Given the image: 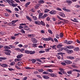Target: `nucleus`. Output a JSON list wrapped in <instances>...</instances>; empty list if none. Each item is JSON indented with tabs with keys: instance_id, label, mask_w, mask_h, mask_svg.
I'll return each instance as SVG.
<instances>
[{
	"instance_id": "nucleus-43",
	"label": "nucleus",
	"mask_w": 80,
	"mask_h": 80,
	"mask_svg": "<svg viewBox=\"0 0 80 80\" xmlns=\"http://www.w3.org/2000/svg\"><path fill=\"white\" fill-rule=\"evenodd\" d=\"M6 11H7L8 12H10V13H12V11L10 9H6Z\"/></svg>"
},
{
	"instance_id": "nucleus-47",
	"label": "nucleus",
	"mask_w": 80,
	"mask_h": 80,
	"mask_svg": "<svg viewBox=\"0 0 80 80\" xmlns=\"http://www.w3.org/2000/svg\"><path fill=\"white\" fill-rule=\"evenodd\" d=\"M43 74H48V72L44 71L43 72Z\"/></svg>"
},
{
	"instance_id": "nucleus-16",
	"label": "nucleus",
	"mask_w": 80,
	"mask_h": 80,
	"mask_svg": "<svg viewBox=\"0 0 80 80\" xmlns=\"http://www.w3.org/2000/svg\"><path fill=\"white\" fill-rule=\"evenodd\" d=\"M40 22L39 21H37L35 22V23L37 25H40Z\"/></svg>"
},
{
	"instance_id": "nucleus-2",
	"label": "nucleus",
	"mask_w": 80,
	"mask_h": 80,
	"mask_svg": "<svg viewBox=\"0 0 80 80\" xmlns=\"http://www.w3.org/2000/svg\"><path fill=\"white\" fill-rule=\"evenodd\" d=\"M7 2L9 4V5H12V7H15V4L13 3V1L12 0H8Z\"/></svg>"
},
{
	"instance_id": "nucleus-18",
	"label": "nucleus",
	"mask_w": 80,
	"mask_h": 80,
	"mask_svg": "<svg viewBox=\"0 0 80 80\" xmlns=\"http://www.w3.org/2000/svg\"><path fill=\"white\" fill-rule=\"evenodd\" d=\"M43 78H45V79H49V78H50L47 76H43Z\"/></svg>"
},
{
	"instance_id": "nucleus-19",
	"label": "nucleus",
	"mask_w": 80,
	"mask_h": 80,
	"mask_svg": "<svg viewBox=\"0 0 80 80\" xmlns=\"http://www.w3.org/2000/svg\"><path fill=\"white\" fill-rule=\"evenodd\" d=\"M1 67H8V66H7V64H3L1 65Z\"/></svg>"
},
{
	"instance_id": "nucleus-24",
	"label": "nucleus",
	"mask_w": 80,
	"mask_h": 80,
	"mask_svg": "<svg viewBox=\"0 0 80 80\" xmlns=\"http://www.w3.org/2000/svg\"><path fill=\"white\" fill-rule=\"evenodd\" d=\"M50 10L48 9H45L44 10L45 13H47L48 12H50Z\"/></svg>"
},
{
	"instance_id": "nucleus-11",
	"label": "nucleus",
	"mask_w": 80,
	"mask_h": 80,
	"mask_svg": "<svg viewBox=\"0 0 80 80\" xmlns=\"http://www.w3.org/2000/svg\"><path fill=\"white\" fill-rule=\"evenodd\" d=\"M65 63H67V64H70L72 63V62L70 61L66 60L65 61Z\"/></svg>"
},
{
	"instance_id": "nucleus-29",
	"label": "nucleus",
	"mask_w": 80,
	"mask_h": 80,
	"mask_svg": "<svg viewBox=\"0 0 80 80\" xmlns=\"http://www.w3.org/2000/svg\"><path fill=\"white\" fill-rule=\"evenodd\" d=\"M72 70H71L67 72V73H68V74H69V75H70V74H72Z\"/></svg>"
},
{
	"instance_id": "nucleus-1",
	"label": "nucleus",
	"mask_w": 80,
	"mask_h": 80,
	"mask_svg": "<svg viewBox=\"0 0 80 80\" xmlns=\"http://www.w3.org/2000/svg\"><path fill=\"white\" fill-rule=\"evenodd\" d=\"M24 53L26 54H30V55H33V54H35V51H30L29 50H25L24 51Z\"/></svg>"
},
{
	"instance_id": "nucleus-49",
	"label": "nucleus",
	"mask_w": 80,
	"mask_h": 80,
	"mask_svg": "<svg viewBox=\"0 0 80 80\" xmlns=\"http://www.w3.org/2000/svg\"><path fill=\"white\" fill-rule=\"evenodd\" d=\"M18 20H13L12 21V22H13V23H16L17 22H18Z\"/></svg>"
},
{
	"instance_id": "nucleus-51",
	"label": "nucleus",
	"mask_w": 80,
	"mask_h": 80,
	"mask_svg": "<svg viewBox=\"0 0 80 80\" xmlns=\"http://www.w3.org/2000/svg\"><path fill=\"white\" fill-rule=\"evenodd\" d=\"M52 20H53V21H54V22H55V21H56V19H55V18H52Z\"/></svg>"
},
{
	"instance_id": "nucleus-46",
	"label": "nucleus",
	"mask_w": 80,
	"mask_h": 80,
	"mask_svg": "<svg viewBox=\"0 0 80 80\" xmlns=\"http://www.w3.org/2000/svg\"><path fill=\"white\" fill-rule=\"evenodd\" d=\"M48 32L50 33L51 34H52L53 33H52V31L50 30H48Z\"/></svg>"
},
{
	"instance_id": "nucleus-63",
	"label": "nucleus",
	"mask_w": 80,
	"mask_h": 80,
	"mask_svg": "<svg viewBox=\"0 0 80 80\" xmlns=\"http://www.w3.org/2000/svg\"><path fill=\"white\" fill-rule=\"evenodd\" d=\"M0 6H1V7H5L4 4H0Z\"/></svg>"
},
{
	"instance_id": "nucleus-8",
	"label": "nucleus",
	"mask_w": 80,
	"mask_h": 80,
	"mask_svg": "<svg viewBox=\"0 0 80 80\" xmlns=\"http://www.w3.org/2000/svg\"><path fill=\"white\" fill-rule=\"evenodd\" d=\"M50 75L52 77H57V76L53 73L50 74Z\"/></svg>"
},
{
	"instance_id": "nucleus-44",
	"label": "nucleus",
	"mask_w": 80,
	"mask_h": 80,
	"mask_svg": "<svg viewBox=\"0 0 80 80\" xmlns=\"http://www.w3.org/2000/svg\"><path fill=\"white\" fill-rule=\"evenodd\" d=\"M1 58V60H6V59H7V58H3V57Z\"/></svg>"
},
{
	"instance_id": "nucleus-22",
	"label": "nucleus",
	"mask_w": 80,
	"mask_h": 80,
	"mask_svg": "<svg viewBox=\"0 0 80 80\" xmlns=\"http://www.w3.org/2000/svg\"><path fill=\"white\" fill-rule=\"evenodd\" d=\"M24 30H29V28H28V27L27 26L24 27Z\"/></svg>"
},
{
	"instance_id": "nucleus-64",
	"label": "nucleus",
	"mask_w": 80,
	"mask_h": 80,
	"mask_svg": "<svg viewBox=\"0 0 80 80\" xmlns=\"http://www.w3.org/2000/svg\"><path fill=\"white\" fill-rule=\"evenodd\" d=\"M15 11H18L19 10H18V8H15Z\"/></svg>"
},
{
	"instance_id": "nucleus-25",
	"label": "nucleus",
	"mask_w": 80,
	"mask_h": 80,
	"mask_svg": "<svg viewBox=\"0 0 80 80\" xmlns=\"http://www.w3.org/2000/svg\"><path fill=\"white\" fill-rule=\"evenodd\" d=\"M79 48H75L74 49V50L75 51H76V52H78V51H79Z\"/></svg>"
},
{
	"instance_id": "nucleus-30",
	"label": "nucleus",
	"mask_w": 80,
	"mask_h": 80,
	"mask_svg": "<svg viewBox=\"0 0 80 80\" xmlns=\"http://www.w3.org/2000/svg\"><path fill=\"white\" fill-rule=\"evenodd\" d=\"M15 62H12L10 63V65L11 66H13L15 65Z\"/></svg>"
},
{
	"instance_id": "nucleus-5",
	"label": "nucleus",
	"mask_w": 80,
	"mask_h": 80,
	"mask_svg": "<svg viewBox=\"0 0 80 80\" xmlns=\"http://www.w3.org/2000/svg\"><path fill=\"white\" fill-rule=\"evenodd\" d=\"M56 13L57 12H56V11L55 10H52L49 12V13L52 14V15H55V14H56Z\"/></svg>"
},
{
	"instance_id": "nucleus-32",
	"label": "nucleus",
	"mask_w": 80,
	"mask_h": 80,
	"mask_svg": "<svg viewBox=\"0 0 80 80\" xmlns=\"http://www.w3.org/2000/svg\"><path fill=\"white\" fill-rule=\"evenodd\" d=\"M30 3V2H28L26 3V4L25 5V7H27L28 5H29Z\"/></svg>"
},
{
	"instance_id": "nucleus-15",
	"label": "nucleus",
	"mask_w": 80,
	"mask_h": 80,
	"mask_svg": "<svg viewBox=\"0 0 80 80\" xmlns=\"http://www.w3.org/2000/svg\"><path fill=\"white\" fill-rule=\"evenodd\" d=\"M42 15L43 14L42 13H40L39 15V18H42L43 16H42Z\"/></svg>"
},
{
	"instance_id": "nucleus-34",
	"label": "nucleus",
	"mask_w": 80,
	"mask_h": 80,
	"mask_svg": "<svg viewBox=\"0 0 80 80\" xmlns=\"http://www.w3.org/2000/svg\"><path fill=\"white\" fill-rule=\"evenodd\" d=\"M40 23H41V24L42 25H43V26H44L45 25V23H44L42 21H41V22H40Z\"/></svg>"
},
{
	"instance_id": "nucleus-58",
	"label": "nucleus",
	"mask_w": 80,
	"mask_h": 80,
	"mask_svg": "<svg viewBox=\"0 0 80 80\" xmlns=\"http://www.w3.org/2000/svg\"><path fill=\"white\" fill-rule=\"evenodd\" d=\"M11 38L12 39V40H14V39H15V37H14V36H12L11 37Z\"/></svg>"
},
{
	"instance_id": "nucleus-55",
	"label": "nucleus",
	"mask_w": 80,
	"mask_h": 80,
	"mask_svg": "<svg viewBox=\"0 0 80 80\" xmlns=\"http://www.w3.org/2000/svg\"><path fill=\"white\" fill-rule=\"evenodd\" d=\"M62 49L61 48L58 49V52H62Z\"/></svg>"
},
{
	"instance_id": "nucleus-41",
	"label": "nucleus",
	"mask_w": 80,
	"mask_h": 80,
	"mask_svg": "<svg viewBox=\"0 0 80 80\" xmlns=\"http://www.w3.org/2000/svg\"><path fill=\"white\" fill-rule=\"evenodd\" d=\"M38 72H43V70L42 69H39L38 70Z\"/></svg>"
},
{
	"instance_id": "nucleus-54",
	"label": "nucleus",
	"mask_w": 80,
	"mask_h": 80,
	"mask_svg": "<svg viewBox=\"0 0 80 80\" xmlns=\"http://www.w3.org/2000/svg\"><path fill=\"white\" fill-rule=\"evenodd\" d=\"M46 20L47 21H50V18L48 17L46 19Z\"/></svg>"
},
{
	"instance_id": "nucleus-31",
	"label": "nucleus",
	"mask_w": 80,
	"mask_h": 80,
	"mask_svg": "<svg viewBox=\"0 0 80 80\" xmlns=\"http://www.w3.org/2000/svg\"><path fill=\"white\" fill-rule=\"evenodd\" d=\"M59 36L61 38H62L63 37V34L62 33H60V34H59Z\"/></svg>"
},
{
	"instance_id": "nucleus-14",
	"label": "nucleus",
	"mask_w": 80,
	"mask_h": 80,
	"mask_svg": "<svg viewBox=\"0 0 80 80\" xmlns=\"http://www.w3.org/2000/svg\"><path fill=\"white\" fill-rule=\"evenodd\" d=\"M48 16V14H47L45 13L44 14L43 16L42 17V18L44 19L46 17H47Z\"/></svg>"
},
{
	"instance_id": "nucleus-40",
	"label": "nucleus",
	"mask_w": 80,
	"mask_h": 80,
	"mask_svg": "<svg viewBox=\"0 0 80 80\" xmlns=\"http://www.w3.org/2000/svg\"><path fill=\"white\" fill-rule=\"evenodd\" d=\"M56 37L58 39L60 38V36L58 35V34H57L56 35Z\"/></svg>"
},
{
	"instance_id": "nucleus-35",
	"label": "nucleus",
	"mask_w": 80,
	"mask_h": 80,
	"mask_svg": "<svg viewBox=\"0 0 80 80\" xmlns=\"http://www.w3.org/2000/svg\"><path fill=\"white\" fill-rule=\"evenodd\" d=\"M62 45H58L57 46V48H61L62 47Z\"/></svg>"
},
{
	"instance_id": "nucleus-3",
	"label": "nucleus",
	"mask_w": 80,
	"mask_h": 80,
	"mask_svg": "<svg viewBox=\"0 0 80 80\" xmlns=\"http://www.w3.org/2000/svg\"><path fill=\"white\" fill-rule=\"evenodd\" d=\"M64 50H66V51H67V53H69V54L73 53V50L68 49H67V48H66L65 49H64Z\"/></svg>"
},
{
	"instance_id": "nucleus-48",
	"label": "nucleus",
	"mask_w": 80,
	"mask_h": 80,
	"mask_svg": "<svg viewBox=\"0 0 80 80\" xmlns=\"http://www.w3.org/2000/svg\"><path fill=\"white\" fill-rule=\"evenodd\" d=\"M22 64V62H19L18 63V66H20V65Z\"/></svg>"
},
{
	"instance_id": "nucleus-37",
	"label": "nucleus",
	"mask_w": 80,
	"mask_h": 80,
	"mask_svg": "<svg viewBox=\"0 0 80 80\" xmlns=\"http://www.w3.org/2000/svg\"><path fill=\"white\" fill-rule=\"evenodd\" d=\"M17 58H21L22 56L21 55H18L17 56Z\"/></svg>"
},
{
	"instance_id": "nucleus-21",
	"label": "nucleus",
	"mask_w": 80,
	"mask_h": 80,
	"mask_svg": "<svg viewBox=\"0 0 80 80\" xmlns=\"http://www.w3.org/2000/svg\"><path fill=\"white\" fill-rule=\"evenodd\" d=\"M26 18H27L30 21V22H31L32 19L30 18L28 16H27Z\"/></svg>"
},
{
	"instance_id": "nucleus-7",
	"label": "nucleus",
	"mask_w": 80,
	"mask_h": 80,
	"mask_svg": "<svg viewBox=\"0 0 80 80\" xmlns=\"http://www.w3.org/2000/svg\"><path fill=\"white\" fill-rule=\"evenodd\" d=\"M67 48L68 49H72L73 48H74V47L73 46L70 45L67 46Z\"/></svg>"
},
{
	"instance_id": "nucleus-57",
	"label": "nucleus",
	"mask_w": 80,
	"mask_h": 80,
	"mask_svg": "<svg viewBox=\"0 0 80 80\" xmlns=\"http://www.w3.org/2000/svg\"><path fill=\"white\" fill-rule=\"evenodd\" d=\"M28 45H25L24 46V48H27L28 47Z\"/></svg>"
},
{
	"instance_id": "nucleus-33",
	"label": "nucleus",
	"mask_w": 80,
	"mask_h": 80,
	"mask_svg": "<svg viewBox=\"0 0 80 80\" xmlns=\"http://www.w3.org/2000/svg\"><path fill=\"white\" fill-rule=\"evenodd\" d=\"M5 54H6V55H10V53L8 52H5Z\"/></svg>"
},
{
	"instance_id": "nucleus-4",
	"label": "nucleus",
	"mask_w": 80,
	"mask_h": 80,
	"mask_svg": "<svg viewBox=\"0 0 80 80\" xmlns=\"http://www.w3.org/2000/svg\"><path fill=\"white\" fill-rule=\"evenodd\" d=\"M23 25H26L25 24L22 23L19 24V29H22L23 28Z\"/></svg>"
},
{
	"instance_id": "nucleus-23",
	"label": "nucleus",
	"mask_w": 80,
	"mask_h": 80,
	"mask_svg": "<svg viewBox=\"0 0 80 80\" xmlns=\"http://www.w3.org/2000/svg\"><path fill=\"white\" fill-rule=\"evenodd\" d=\"M57 18H58L59 20H63V19L60 18V16H59L57 15Z\"/></svg>"
},
{
	"instance_id": "nucleus-42",
	"label": "nucleus",
	"mask_w": 80,
	"mask_h": 80,
	"mask_svg": "<svg viewBox=\"0 0 80 80\" xmlns=\"http://www.w3.org/2000/svg\"><path fill=\"white\" fill-rule=\"evenodd\" d=\"M36 60L38 62H42V60H41L40 59H39L38 58H37L36 59Z\"/></svg>"
},
{
	"instance_id": "nucleus-27",
	"label": "nucleus",
	"mask_w": 80,
	"mask_h": 80,
	"mask_svg": "<svg viewBox=\"0 0 80 80\" xmlns=\"http://www.w3.org/2000/svg\"><path fill=\"white\" fill-rule=\"evenodd\" d=\"M4 51H5V52H8V53H11V51L8 49H5Z\"/></svg>"
},
{
	"instance_id": "nucleus-45",
	"label": "nucleus",
	"mask_w": 80,
	"mask_h": 80,
	"mask_svg": "<svg viewBox=\"0 0 80 80\" xmlns=\"http://www.w3.org/2000/svg\"><path fill=\"white\" fill-rule=\"evenodd\" d=\"M33 36V34H30V35L28 34V36L29 37H32Z\"/></svg>"
},
{
	"instance_id": "nucleus-26",
	"label": "nucleus",
	"mask_w": 80,
	"mask_h": 80,
	"mask_svg": "<svg viewBox=\"0 0 80 80\" xmlns=\"http://www.w3.org/2000/svg\"><path fill=\"white\" fill-rule=\"evenodd\" d=\"M68 58L69 59H71V60H72L75 58L74 57H70V56L68 57Z\"/></svg>"
},
{
	"instance_id": "nucleus-53",
	"label": "nucleus",
	"mask_w": 80,
	"mask_h": 80,
	"mask_svg": "<svg viewBox=\"0 0 80 80\" xmlns=\"http://www.w3.org/2000/svg\"><path fill=\"white\" fill-rule=\"evenodd\" d=\"M48 72H53V71L51 69H49L48 70Z\"/></svg>"
},
{
	"instance_id": "nucleus-9",
	"label": "nucleus",
	"mask_w": 80,
	"mask_h": 80,
	"mask_svg": "<svg viewBox=\"0 0 80 80\" xmlns=\"http://www.w3.org/2000/svg\"><path fill=\"white\" fill-rule=\"evenodd\" d=\"M66 3H68V5H70V4H71L72 3V1L70 0H67L66 1Z\"/></svg>"
},
{
	"instance_id": "nucleus-17",
	"label": "nucleus",
	"mask_w": 80,
	"mask_h": 80,
	"mask_svg": "<svg viewBox=\"0 0 80 80\" xmlns=\"http://www.w3.org/2000/svg\"><path fill=\"white\" fill-rule=\"evenodd\" d=\"M50 47H52L53 49H55V50H57L56 49V45H54L52 46H50Z\"/></svg>"
},
{
	"instance_id": "nucleus-10",
	"label": "nucleus",
	"mask_w": 80,
	"mask_h": 80,
	"mask_svg": "<svg viewBox=\"0 0 80 80\" xmlns=\"http://www.w3.org/2000/svg\"><path fill=\"white\" fill-rule=\"evenodd\" d=\"M32 42L33 43H35L37 42V40L35 38H32Z\"/></svg>"
},
{
	"instance_id": "nucleus-62",
	"label": "nucleus",
	"mask_w": 80,
	"mask_h": 80,
	"mask_svg": "<svg viewBox=\"0 0 80 80\" xmlns=\"http://www.w3.org/2000/svg\"><path fill=\"white\" fill-rule=\"evenodd\" d=\"M35 8H38V5H37L35 7Z\"/></svg>"
},
{
	"instance_id": "nucleus-52",
	"label": "nucleus",
	"mask_w": 80,
	"mask_h": 80,
	"mask_svg": "<svg viewBox=\"0 0 80 80\" xmlns=\"http://www.w3.org/2000/svg\"><path fill=\"white\" fill-rule=\"evenodd\" d=\"M21 32H22V33H25V31L23 30V29H22L21 30Z\"/></svg>"
},
{
	"instance_id": "nucleus-56",
	"label": "nucleus",
	"mask_w": 80,
	"mask_h": 80,
	"mask_svg": "<svg viewBox=\"0 0 80 80\" xmlns=\"http://www.w3.org/2000/svg\"><path fill=\"white\" fill-rule=\"evenodd\" d=\"M54 40L55 42H58V40H57V38H54Z\"/></svg>"
},
{
	"instance_id": "nucleus-20",
	"label": "nucleus",
	"mask_w": 80,
	"mask_h": 80,
	"mask_svg": "<svg viewBox=\"0 0 80 80\" xmlns=\"http://www.w3.org/2000/svg\"><path fill=\"white\" fill-rule=\"evenodd\" d=\"M4 48L5 49H10V47H9V46H6L4 47Z\"/></svg>"
},
{
	"instance_id": "nucleus-39",
	"label": "nucleus",
	"mask_w": 80,
	"mask_h": 80,
	"mask_svg": "<svg viewBox=\"0 0 80 80\" xmlns=\"http://www.w3.org/2000/svg\"><path fill=\"white\" fill-rule=\"evenodd\" d=\"M39 53H45V51H40L39 52Z\"/></svg>"
},
{
	"instance_id": "nucleus-6",
	"label": "nucleus",
	"mask_w": 80,
	"mask_h": 80,
	"mask_svg": "<svg viewBox=\"0 0 80 80\" xmlns=\"http://www.w3.org/2000/svg\"><path fill=\"white\" fill-rule=\"evenodd\" d=\"M59 15L62 17H65V15L63 12H60L59 13Z\"/></svg>"
},
{
	"instance_id": "nucleus-50",
	"label": "nucleus",
	"mask_w": 80,
	"mask_h": 80,
	"mask_svg": "<svg viewBox=\"0 0 80 80\" xmlns=\"http://www.w3.org/2000/svg\"><path fill=\"white\" fill-rule=\"evenodd\" d=\"M25 68L26 69H31V68L30 67H25Z\"/></svg>"
},
{
	"instance_id": "nucleus-61",
	"label": "nucleus",
	"mask_w": 80,
	"mask_h": 80,
	"mask_svg": "<svg viewBox=\"0 0 80 80\" xmlns=\"http://www.w3.org/2000/svg\"><path fill=\"white\" fill-rule=\"evenodd\" d=\"M49 50H50L49 49V48L45 49V51L46 52H48V51Z\"/></svg>"
},
{
	"instance_id": "nucleus-28",
	"label": "nucleus",
	"mask_w": 80,
	"mask_h": 80,
	"mask_svg": "<svg viewBox=\"0 0 80 80\" xmlns=\"http://www.w3.org/2000/svg\"><path fill=\"white\" fill-rule=\"evenodd\" d=\"M39 2L40 4V3H44V1L43 0H40L39 1Z\"/></svg>"
},
{
	"instance_id": "nucleus-12",
	"label": "nucleus",
	"mask_w": 80,
	"mask_h": 80,
	"mask_svg": "<svg viewBox=\"0 0 80 80\" xmlns=\"http://www.w3.org/2000/svg\"><path fill=\"white\" fill-rule=\"evenodd\" d=\"M8 25H9L10 26H15V23L14 22H11L10 23H9L8 24Z\"/></svg>"
},
{
	"instance_id": "nucleus-13",
	"label": "nucleus",
	"mask_w": 80,
	"mask_h": 80,
	"mask_svg": "<svg viewBox=\"0 0 80 80\" xmlns=\"http://www.w3.org/2000/svg\"><path fill=\"white\" fill-rule=\"evenodd\" d=\"M66 42L67 44H70L72 43V41H66Z\"/></svg>"
},
{
	"instance_id": "nucleus-38",
	"label": "nucleus",
	"mask_w": 80,
	"mask_h": 80,
	"mask_svg": "<svg viewBox=\"0 0 80 80\" xmlns=\"http://www.w3.org/2000/svg\"><path fill=\"white\" fill-rule=\"evenodd\" d=\"M32 45L33 47H37V44H32Z\"/></svg>"
},
{
	"instance_id": "nucleus-59",
	"label": "nucleus",
	"mask_w": 80,
	"mask_h": 80,
	"mask_svg": "<svg viewBox=\"0 0 80 80\" xmlns=\"http://www.w3.org/2000/svg\"><path fill=\"white\" fill-rule=\"evenodd\" d=\"M61 65H66V64L64 62H62L61 63Z\"/></svg>"
},
{
	"instance_id": "nucleus-36",
	"label": "nucleus",
	"mask_w": 80,
	"mask_h": 80,
	"mask_svg": "<svg viewBox=\"0 0 80 80\" xmlns=\"http://www.w3.org/2000/svg\"><path fill=\"white\" fill-rule=\"evenodd\" d=\"M32 18H33L34 20H37V18L36 17V16H33Z\"/></svg>"
},
{
	"instance_id": "nucleus-60",
	"label": "nucleus",
	"mask_w": 80,
	"mask_h": 80,
	"mask_svg": "<svg viewBox=\"0 0 80 80\" xmlns=\"http://www.w3.org/2000/svg\"><path fill=\"white\" fill-rule=\"evenodd\" d=\"M56 9L57 10H58L59 11H61L62 10L60 8H57Z\"/></svg>"
}]
</instances>
